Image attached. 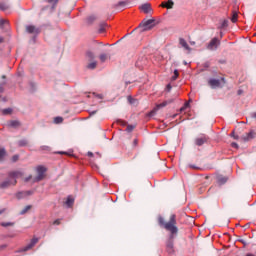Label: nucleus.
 <instances>
[{
	"label": "nucleus",
	"mask_w": 256,
	"mask_h": 256,
	"mask_svg": "<svg viewBox=\"0 0 256 256\" xmlns=\"http://www.w3.org/2000/svg\"><path fill=\"white\" fill-rule=\"evenodd\" d=\"M99 59H100L101 63H105V61H107V59H108V56H107V54L102 53V54H100Z\"/></svg>",
	"instance_id": "obj_25"
},
{
	"label": "nucleus",
	"mask_w": 256,
	"mask_h": 256,
	"mask_svg": "<svg viewBox=\"0 0 256 256\" xmlns=\"http://www.w3.org/2000/svg\"><path fill=\"white\" fill-rule=\"evenodd\" d=\"M175 5V2H173L172 0H168V2L167 3H162L161 5H160V7H163V8H165V9H173V6Z\"/></svg>",
	"instance_id": "obj_14"
},
{
	"label": "nucleus",
	"mask_w": 256,
	"mask_h": 256,
	"mask_svg": "<svg viewBox=\"0 0 256 256\" xmlns=\"http://www.w3.org/2000/svg\"><path fill=\"white\" fill-rule=\"evenodd\" d=\"M128 101L131 105H136L137 104V100H135L134 98H131V96L128 97Z\"/></svg>",
	"instance_id": "obj_32"
},
{
	"label": "nucleus",
	"mask_w": 256,
	"mask_h": 256,
	"mask_svg": "<svg viewBox=\"0 0 256 256\" xmlns=\"http://www.w3.org/2000/svg\"><path fill=\"white\" fill-rule=\"evenodd\" d=\"M225 83L226 82L224 78H211L210 80H208V85L211 87V89H221L225 85Z\"/></svg>",
	"instance_id": "obj_3"
},
{
	"label": "nucleus",
	"mask_w": 256,
	"mask_h": 256,
	"mask_svg": "<svg viewBox=\"0 0 256 256\" xmlns=\"http://www.w3.org/2000/svg\"><path fill=\"white\" fill-rule=\"evenodd\" d=\"M209 138L207 136H202L200 138L195 139V144L198 145V147H201V145H204V143H207V140Z\"/></svg>",
	"instance_id": "obj_11"
},
{
	"label": "nucleus",
	"mask_w": 256,
	"mask_h": 256,
	"mask_svg": "<svg viewBox=\"0 0 256 256\" xmlns=\"http://www.w3.org/2000/svg\"><path fill=\"white\" fill-rule=\"evenodd\" d=\"M238 17H239V14H237V12L234 11L231 18L232 23H237Z\"/></svg>",
	"instance_id": "obj_24"
},
{
	"label": "nucleus",
	"mask_w": 256,
	"mask_h": 256,
	"mask_svg": "<svg viewBox=\"0 0 256 256\" xmlns=\"http://www.w3.org/2000/svg\"><path fill=\"white\" fill-rule=\"evenodd\" d=\"M96 97H97L98 99H103V94H97Z\"/></svg>",
	"instance_id": "obj_49"
},
{
	"label": "nucleus",
	"mask_w": 256,
	"mask_h": 256,
	"mask_svg": "<svg viewBox=\"0 0 256 256\" xmlns=\"http://www.w3.org/2000/svg\"><path fill=\"white\" fill-rule=\"evenodd\" d=\"M58 155H69L67 152H63V151H60V152H56Z\"/></svg>",
	"instance_id": "obj_44"
},
{
	"label": "nucleus",
	"mask_w": 256,
	"mask_h": 256,
	"mask_svg": "<svg viewBox=\"0 0 256 256\" xmlns=\"http://www.w3.org/2000/svg\"><path fill=\"white\" fill-rule=\"evenodd\" d=\"M230 137H233L234 139H239V136L235 135V131H233V132L230 134Z\"/></svg>",
	"instance_id": "obj_38"
},
{
	"label": "nucleus",
	"mask_w": 256,
	"mask_h": 256,
	"mask_svg": "<svg viewBox=\"0 0 256 256\" xmlns=\"http://www.w3.org/2000/svg\"><path fill=\"white\" fill-rule=\"evenodd\" d=\"M190 168L191 169H197V167L193 166V165H190Z\"/></svg>",
	"instance_id": "obj_53"
},
{
	"label": "nucleus",
	"mask_w": 256,
	"mask_h": 256,
	"mask_svg": "<svg viewBox=\"0 0 256 256\" xmlns=\"http://www.w3.org/2000/svg\"><path fill=\"white\" fill-rule=\"evenodd\" d=\"M63 121V117H56L54 118V123L59 124Z\"/></svg>",
	"instance_id": "obj_34"
},
{
	"label": "nucleus",
	"mask_w": 256,
	"mask_h": 256,
	"mask_svg": "<svg viewBox=\"0 0 256 256\" xmlns=\"http://www.w3.org/2000/svg\"><path fill=\"white\" fill-rule=\"evenodd\" d=\"M179 44L181 45V47H183L184 49H186V51L191 52V47H189V44H187V41L183 38L179 39Z\"/></svg>",
	"instance_id": "obj_13"
},
{
	"label": "nucleus",
	"mask_w": 256,
	"mask_h": 256,
	"mask_svg": "<svg viewBox=\"0 0 256 256\" xmlns=\"http://www.w3.org/2000/svg\"><path fill=\"white\" fill-rule=\"evenodd\" d=\"M28 144L29 142L27 141V139H22L18 141V147H27Z\"/></svg>",
	"instance_id": "obj_21"
},
{
	"label": "nucleus",
	"mask_w": 256,
	"mask_h": 256,
	"mask_svg": "<svg viewBox=\"0 0 256 256\" xmlns=\"http://www.w3.org/2000/svg\"><path fill=\"white\" fill-rule=\"evenodd\" d=\"M195 41H190V45H195Z\"/></svg>",
	"instance_id": "obj_52"
},
{
	"label": "nucleus",
	"mask_w": 256,
	"mask_h": 256,
	"mask_svg": "<svg viewBox=\"0 0 256 256\" xmlns=\"http://www.w3.org/2000/svg\"><path fill=\"white\" fill-rule=\"evenodd\" d=\"M216 179H217L218 185H225V183L228 181V178L223 175L217 176Z\"/></svg>",
	"instance_id": "obj_16"
},
{
	"label": "nucleus",
	"mask_w": 256,
	"mask_h": 256,
	"mask_svg": "<svg viewBox=\"0 0 256 256\" xmlns=\"http://www.w3.org/2000/svg\"><path fill=\"white\" fill-rule=\"evenodd\" d=\"M32 177H33V176L30 175V176H28L27 178H25V182H26V183H29V181H31Z\"/></svg>",
	"instance_id": "obj_43"
},
{
	"label": "nucleus",
	"mask_w": 256,
	"mask_h": 256,
	"mask_svg": "<svg viewBox=\"0 0 256 256\" xmlns=\"http://www.w3.org/2000/svg\"><path fill=\"white\" fill-rule=\"evenodd\" d=\"M141 11H143V13H151V11H153V9L151 8V4L149 3H146V4H143L141 7H140Z\"/></svg>",
	"instance_id": "obj_12"
},
{
	"label": "nucleus",
	"mask_w": 256,
	"mask_h": 256,
	"mask_svg": "<svg viewBox=\"0 0 256 256\" xmlns=\"http://www.w3.org/2000/svg\"><path fill=\"white\" fill-rule=\"evenodd\" d=\"M0 93H3V86L0 85Z\"/></svg>",
	"instance_id": "obj_51"
},
{
	"label": "nucleus",
	"mask_w": 256,
	"mask_h": 256,
	"mask_svg": "<svg viewBox=\"0 0 256 256\" xmlns=\"http://www.w3.org/2000/svg\"><path fill=\"white\" fill-rule=\"evenodd\" d=\"M46 3H50L52 5H57V3H59V0H45Z\"/></svg>",
	"instance_id": "obj_33"
},
{
	"label": "nucleus",
	"mask_w": 256,
	"mask_h": 256,
	"mask_svg": "<svg viewBox=\"0 0 256 256\" xmlns=\"http://www.w3.org/2000/svg\"><path fill=\"white\" fill-rule=\"evenodd\" d=\"M12 161H13V163L19 161V155H14V156L12 157Z\"/></svg>",
	"instance_id": "obj_37"
},
{
	"label": "nucleus",
	"mask_w": 256,
	"mask_h": 256,
	"mask_svg": "<svg viewBox=\"0 0 256 256\" xmlns=\"http://www.w3.org/2000/svg\"><path fill=\"white\" fill-rule=\"evenodd\" d=\"M97 68V61H93L87 65V69H96Z\"/></svg>",
	"instance_id": "obj_26"
},
{
	"label": "nucleus",
	"mask_w": 256,
	"mask_h": 256,
	"mask_svg": "<svg viewBox=\"0 0 256 256\" xmlns=\"http://www.w3.org/2000/svg\"><path fill=\"white\" fill-rule=\"evenodd\" d=\"M37 243H39V238H33L31 242L22 249V251H29V249H33Z\"/></svg>",
	"instance_id": "obj_9"
},
{
	"label": "nucleus",
	"mask_w": 256,
	"mask_h": 256,
	"mask_svg": "<svg viewBox=\"0 0 256 256\" xmlns=\"http://www.w3.org/2000/svg\"><path fill=\"white\" fill-rule=\"evenodd\" d=\"M9 127H12L13 129H18V127H21V122H19V120H11L9 122Z\"/></svg>",
	"instance_id": "obj_17"
},
{
	"label": "nucleus",
	"mask_w": 256,
	"mask_h": 256,
	"mask_svg": "<svg viewBox=\"0 0 256 256\" xmlns=\"http://www.w3.org/2000/svg\"><path fill=\"white\" fill-rule=\"evenodd\" d=\"M3 115H11V113H13V109L11 108H6L4 110H2Z\"/></svg>",
	"instance_id": "obj_28"
},
{
	"label": "nucleus",
	"mask_w": 256,
	"mask_h": 256,
	"mask_svg": "<svg viewBox=\"0 0 256 256\" xmlns=\"http://www.w3.org/2000/svg\"><path fill=\"white\" fill-rule=\"evenodd\" d=\"M1 227H13L15 222H2L0 223Z\"/></svg>",
	"instance_id": "obj_23"
},
{
	"label": "nucleus",
	"mask_w": 256,
	"mask_h": 256,
	"mask_svg": "<svg viewBox=\"0 0 256 256\" xmlns=\"http://www.w3.org/2000/svg\"><path fill=\"white\" fill-rule=\"evenodd\" d=\"M94 21H97V16H95V15L89 16V17L87 18V23H88V25L93 24Z\"/></svg>",
	"instance_id": "obj_19"
},
{
	"label": "nucleus",
	"mask_w": 256,
	"mask_h": 256,
	"mask_svg": "<svg viewBox=\"0 0 256 256\" xmlns=\"http://www.w3.org/2000/svg\"><path fill=\"white\" fill-rule=\"evenodd\" d=\"M31 207H32L31 205L24 207V209L21 210L20 215H25L27 211H30Z\"/></svg>",
	"instance_id": "obj_29"
},
{
	"label": "nucleus",
	"mask_w": 256,
	"mask_h": 256,
	"mask_svg": "<svg viewBox=\"0 0 256 256\" xmlns=\"http://www.w3.org/2000/svg\"><path fill=\"white\" fill-rule=\"evenodd\" d=\"M222 27H227V20H224V21H223Z\"/></svg>",
	"instance_id": "obj_48"
},
{
	"label": "nucleus",
	"mask_w": 256,
	"mask_h": 256,
	"mask_svg": "<svg viewBox=\"0 0 256 256\" xmlns=\"http://www.w3.org/2000/svg\"><path fill=\"white\" fill-rule=\"evenodd\" d=\"M231 145H232V147H234L235 149H238V148H239V144H238V143H235V142H234V143H232Z\"/></svg>",
	"instance_id": "obj_42"
},
{
	"label": "nucleus",
	"mask_w": 256,
	"mask_h": 256,
	"mask_svg": "<svg viewBox=\"0 0 256 256\" xmlns=\"http://www.w3.org/2000/svg\"><path fill=\"white\" fill-rule=\"evenodd\" d=\"M175 117H177V115H174V116H173V119H175Z\"/></svg>",
	"instance_id": "obj_59"
},
{
	"label": "nucleus",
	"mask_w": 256,
	"mask_h": 256,
	"mask_svg": "<svg viewBox=\"0 0 256 256\" xmlns=\"http://www.w3.org/2000/svg\"><path fill=\"white\" fill-rule=\"evenodd\" d=\"M88 157H93V152H88Z\"/></svg>",
	"instance_id": "obj_50"
},
{
	"label": "nucleus",
	"mask_w": 256,
	"mask_h": 256,
	"mask_svg": "<svg viewBox=\"0 0 256 256\" xmlns=\"http://www.w3.org/2000/svg\"><path fill=\"white\" fill-rule=\"evenodd\" d=\"M53 225H61V220L57 219L53 222Z\"/></svg>",
	"instance_id": "obj_40"
},
{
	"label": "nucleus",
	"mask_w": 256,
	"mask_h": 256,
	"mask_svg": "<svg viewBox=\"0 0 256 256\" xmlns=\"http://www.w3.org/2000/svg\"><path fill=\"white\" fill-rule=\"evenodd\" d=\"M45 171H47V169L43 166H38L37 167V177H36V181H43L44 177H45Z\"/></svg>",
	"instance_id": "obj_7"
},
{
	"label": "nucleus",
	"mask_w": 256,
	"mask_h": 256,
	"mask_svg": "<svg viewBox=\"0 0 256 256\" xmlns=\"http://www.w3.org/2000/svg\"><path fill=\"white\" fill-rule=\"evenodd\" d=\"M138 143H139V140H137V139H134V140H133V145H134V147H137Z\"/></svg>",
	"instance_id": "obj_41"
},
{
	"label": "nucleus",
	"mask_w": 256,
	"mask_h": 256,
	"mask_svg": "<svg viewBox=\"0 0 256 256\" xmlns=\"http://www.w3.org/2000/svg\"><path fill=\"white\" fill-rule=\"evenodd\" d=\"M33 191H25V192H19L16 194L17 199H23V197H29Z\"/></svg>",
	"instance_id": "obj_15"
},
{
	"label": "nucleus",
	"mask_w": 256,
	"mask_h": 256,
	"mask_svg": "<svg viewBox=\"0 0 256 256\" xmlns=\"http://www.w3.org/2000/svg\"><path fill=\"white\" fill-rule=\"evenodd\" d=\"M73 203H75V199H73L71 196H68L65 205H67V207H73Z\"/></svg>",
	"instance_id": "obj_18"
},
{
	"label": "nucleus",
	"mask_w": 256,
	"mask_h": 256,
	"mask_svg": "<svg viewBox=\"0 0 256 256\" xmlns=\"http://www.w3.org/2000/svg\"><path fill=\"white\" fill-rule=\"evenodd\" d=\"M133 129H135V126L128 125L127 128H126V131H128V133H131V131H133Z\"/></svg>",
	"instance_id": "obj_36"
},
{
	"label": "nucleus",
	"mask_w": 256,
	"mask_h": 256,
	"mask_svg": "<svg viewBox=\"0 0 256 256\" xmlns=\"http://www.w3.org/2000/svg\"><path fill=\"white\" fill-rule=\"evenodd\" d=\"M166 89H167V91H171V89H172L171 84H168V85L166 86Z\"/></svg>",
	"instance_id": "obj_46"
},
{
	"label": "nucleus",
	"mask_w": 256,
	"mask_h": 256,
	"mask_svg": "<svg viewBox=\"0 0 256 256\" xmlns=\"http://www.w3.org/2000/svg\"><path fill=\"white\" fill-rule=\"evenodd\" d=\"M241 93H243V91H241V90H238V95H241Z\"/></svg>",
	"instance_id": "obj_56"
},
{
	"label": "nucleus",
	"mask_w": 256,
	"mask_h": 256,
	"mask_svg": "<svg viewBox=\"0 0 256 256\" xmlns=\"http://www.w3.org/2000/svg\"><path fill=\"white\" fill-rule=\"evenodd\" d=\"M5 155H6L5 149H0V161H3V159H5Z\"/></svg>",
	"instance_id": "obj_30"
},
{
	"label": "nucleus",
	"mask_w": 256,
	"mask_h": 256,
	"mask_svg": "<svg viewBox=\"0 0 256 256\" xmlns=\"http://www.w3.org/2000/svg\"><path fill=\"white\" fill-rule=\"evenodd\" d=\"M219 47V39L213 38L207 45L209 51H215Z\"/></svg>",
	"instance_id": "obj_6"
},
{
	"label": "nucleus",
	"mask_w": 256,
	"mask_h": 256,
	"mask_svg": "<svg viewBox=\"0 0 256 256\" xmlns=\"http://www.w3.org/2000/svg\"><path fill=\"white\" fill-rule=\"evenodd\" d=\"M7 9H9L7 3H0V11H7Z\"/></svg>",
	"instance_id": "obj_27"
},
{
	"label": "nucleus",
	"mask_w": 256,
	"mask_h": 256,
	"mask_svg": "<svg viewBox=\"0 0 256 256\" xmlns=\"http://www.w3.org/2000/svg\"><path fill=\"white\" fill-rule=\"evenodd\" d=\"M158 224L160 227H163V229L170 232L169 238L166 241V250L168 253H174L173 245L175 237L179 233V228L177 227V216L175 214L170 215L168 222H165V218H163V216H159Z\"/></svg>",
	"instance_id": "obj_1"
},
{
	"label": "nucleus",
	"mask_w": 256,
	"mask_h": 256,
	"mask_svg": "<svg viewBox=\"0 0 256 256\" xmlns=\"http://www.w3.org/2000/svg\"><path fill=\"white\" fill-rule=\"evenodd\" d=\"M189 107V103H185V105L180 109V111H185Z\"/></svg>",
	"instance_id": "obj_39"
},
{
	"label": "nucleus",
	"mask_w": 256,
	"mask_h": 256,
	"mask_svg": "<svg viewBox=\"0 0 256 256\" xmlns=\"http://www.w3.org/2000/svg\"><path fill=\"white\" fill-rule=\"evenodd\" d=\"M86 57H87L90 61H93V59H95V53H93V51H87V52H86Z\"/></svg>",
	"instance_id": "obj_22"
},
{
	"label": "nucleus",
	"mask_w": 256,
	"mask_h": 256,
	"mask_svg": "<svg viewBox=\"0 0 256 256\" xmlns=\"http://www.w3.org/2000/svg\"><path fill=\"white\" fill-rule=\"evenodd\" d=\"M2 79H6V76H5V75H3V76H2Z\"/></svg>",
	"instance_id": "obj_58"
},
{
	"label": "nucleus",
	"mask_w": 256,
	"mask_h": 256,
	"mask_svg": "<svg viewBox=\"0 0 256 256\" xmlns=\"http://www.w3.org/2000/svg\"><path fill=\"white\" fill-rule=\"evenodd\" d=\"M242 141H251V139H255V132H250L242 135L241 137Z\"/></svg>",
	"instance_id": "obj_10"
},
{
	"label": "nucleus",
	"mask_w": 256,
	"mask_h": 256,
	"mask_svg": "<svg viewBox=\"0 0 256 256\" xmlns=\"http://www.w3.org/2000/svg\"><path fill=\"white\" fill-rule=\"evenodd\" d=\"M0 43H3V38H0Z\"/></svg>",
	"instance_id": "obj_57"
},
{
	"label": "nucleus",
	"mask_w": 256,
	"mask_h": 256,
	"mask_svg": "<svg viewBox=\"0 0 256 256\" xmlns=\"http://www.w3.org/2000/svg\"><path fill=\"white\" fill-rule=\"evenodd\" d=\"M95 113H97V111L91 112L90 115H95Z\"/></svg>",
	"instance_id": "obj_54"
},
{
	"label": "nucleus",
	"mask_w": 256,
	"mask_h": 256,
	"mask_svg": "<svg viewBox=\"0 0 256 256\" xmlns=\"http://www.w3.org/2000/svg\"><path fill=\"white\" fill-rule=\"evenodd\" d=\"M5 25H9V20L0 19V29H5Z\"/></svg>",
	"instance_id": "obj_20"
},
{
	"label": "nucleus",
	"mask_w": 256,
	"mask_h": 256,
	"mask_svg": "<svg viewBox=\"0 0 256 256\" xmlns=\"http://www.w3.org/2000/svg\"><path fill=\"white\" fill-rule=\"evenodd\" d=\"M173 103V99L165 100L164 102L157 104L156 107L150 112V117H153L159 109H163V107H167V105H171Z\"/></svg>",
	"instance_id": "obj_4"
},
{
	"label": "nucleus",
	"mask_w": 256,
	"mask_h": 256,
	"mask_svg": "<svg viewBox=\"0 0 256 256\" xmlns=\"http://www.w3.org/2000/svg\"><path fill=\"white\" fill-rule=\"evenodd\" d=\"M177 77H179V71L175 70L174 75L172 76V81H177Z\"/></svg>",
	"instance_id": "obj_31"
},
{
	"label": "nucleus",
	"mask_w": 256,
	"mask_h": 256,
	"mask_svg": "<svg viewBox=\"0 0 256 256\" xmlns=\"http://www.w3.org/2000/svg\"><path fill=\"white\" fill-rule=\"evenodd\" d=\"M40 151H51V147L49 146H41Z\"/></svg>",
	"instance_id": "obj_35"
},
{
	"label": "nucleus",
	"mask_w": 256,
	"mask_h": 256,
	"mask_svg": "<svg viewBox=\"0 0 256 256\" xmlns=\"http://www.w3.org/2000/svg\"><path fill=\"white\" fill-rule=\"evenodd\" d=\"M99 33H105V28L103 26L99 29Z\"/></svg>",
	"instance_id": "obj_45"
},
{
	"label": "nucleus",
	"mask_w": 256,
	"mask_h": 256,
	"mask_svg": "<svg viewBox=\"0 0 256 256\" xmlns=\"http://www.w3.org/2000/svg\"><path fill=\"white\" fill-rule=\"evenodd\" d=\"M26 31L32 35H39L41 33V30L33 25L26 26Z\"/></svg>",
	"instance_id": "obj_8"
},
{
	"label": "nucleus",
	"mask_w": 256,
	"mask_h": 256,
	"mask_svg": "<svg viewBox=\"0 0 256 256\" xmlns=\"http://www.w3.org/2000/svg\"><path fill=\"white\" fill-rule=\"evenodd\" d=\"M118 5H125V2H119Z\"/></svg>",
	"instance_id": "obj_55"
},
{
	"label": "nucleus",
	"mask_w": 256,
	"mask_h": 256,
	"mask_svg": "<svg viewBox=\"0 0 256 256\" xmlns=\"http://www.w3.org/2000/svg\"><path fill=\"white\" fill-rule=\"evenodd\" d=\"M155 19H149L144 22H142L143 31H151L152 28L155 27Z\"/></svg>",
	"instance_id": "obj_5"
},
{
	"label": "nucleus",
	"mask_w": 256,
	"mask_h": 256,
	"mask_svg": "<svg viewBox=\"0 0 256 256\" xmlns=\"http://www.w3.org/2000/svg\"><path fill=\"white\" fill-rule=\"evenodd\" d=\"M5 211H7V209H5V208L0 209V215H3V213H5Z\"/></svg>",
	"instance_id": "obj_47"
},
{
	"label": "nucleus",
	"mask_w": 256,
	"mask_h": 256,
	"mask_svg": "<svg viewBox=\"0 0 256 256\" xmlns=\"http://www.w3.org/2000/svg\"><path fill=\"white\" fill-rule=\"evenodd\" d=\"M23 177V172L21 170H13L8 172V178L0 183V189H7L11 186L17 185V179Z\"/></svg>",
	"instance_id": "obj_2"
}]
</instances>
